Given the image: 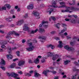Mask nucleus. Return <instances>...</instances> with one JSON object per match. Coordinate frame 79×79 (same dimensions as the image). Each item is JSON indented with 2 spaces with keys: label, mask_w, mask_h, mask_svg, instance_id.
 <instances>
[{
  "label": "nucleus",
  "mask_w": 79,
  "mask_h": 79,
  "mask_svg": "<svg viewBox=\"0 0 79 79\" xmlns=\"http://www.w3.org/2000/svg\"><path fill=\"white\" fill-rule=\"evenodd\" d=\"M5 6H6L8 9H10L11 8V6L10 4H6L5 5Z\"/></svg>",
  "instance_id": "obj_29"
},
{
  "label": "nucleus",
  "mask_w": 79,
  "mask_h": 79,
  "mask_svg": "<svg viewBox=\"0 0 79 79\" xmlns=\"http://www.w3.org/2000/svg\"><path fill=\"white\" fill-rule=\"evenodd\" d=\"M0 68L1 69H2L4 71H5V67H4L3 66H1Z\"/></svg>",
  "instance_id": "obj_39"
},
{
  "label": "nucleus",
  "mask_w": 79,
  "mask_h": 79,
  "mask_svg": "<svg viewBox=\"0 0 79 79\" xmlns=\"http://www.w3.org/2000/svg\"><path fill=\"white\" fill-rule=\"evenodd\" d=\"M48 22L47 21H45L44 20L43 21L41 24L40 25V27H42L44 26V28H47L48 27V25H46V24H48Z\"/></svg>",
  "instance_id": "obj_5"
},
{
  "label": "nucleus",
  "mask_w": 79,
  "mask_h": 79,
  "mask_svg": "<svg viewBox=\"0 0 79 79\" xmlns=\"http://www.w3.org/2000/svg\"><path fill=\"white\" fill-rule=\"evenodd\" d=\"M70 61H70V60H66L64 61V64L65 65H66L67 64H68V63H70Z\"/></svg>",
  "instance_id": "obj_23"
},
{
  "label": "nucleus",
  "mask_w": 79,
  "mask_h": 79,
  "mask_svg": "<svg viewBox=\"0 0 79 79\" xmlns=\"http://www.w3.org/2000/svg\"><path fill=\"white\" fill-rule=\"evenodd\" d=\"M51 18L53 20V21H55V20H56V19L55 17H51Z\"/></svg>",
  "instance_id": "obj_37"
},
{
  "label": "nucleus",
  "mask_w": 79,
  "mask_h": 79,
  "mask_svg": "<svg viewBox=\"0 0 79 79\" xmlns=\"http://www.w3.org/2000/svg\"><path fill=\"white\" fill-rule=\"evenodd\" d=\"M2 10H6V7H2Z\"/></svg>",
  "instance_id": "obj_57"
},
{
  "label": "nucleus",
  "mask_w": 79,
  "mask_h": 79,
  "mask_svg": "<svg viewBox=\"0 0 79 79\" xmlns=\"http://www.w3.org/2000/svg\"><path fill=\"white\" fill-rule=\"evenodd\" d=\"M0 32L1 33H2V34H4V31H2L1 30H0Z\"/></svg>",
  "instance_id": "obj_58"
},
{
  "label": "nucleus",
  "mask_w": 79,
  "mask_h": 79,
  "mask_svg": "<svg viewBox=\"0 0 79 79\" xmlns=\"http://www.w3.org/2000/svg\"><path fill=\"white\" fill-rule=\"evenodd\" d=\"M38 29H37L35 31L32 30L31 31V34H34V33H36V32H37V31H38Z\"/></svg>",
  "instance_id": "obj_26"
},
{
  "label": "nucleus",
  "mask_w": 79,
  "mask_h": 79,
  "mask_svg": "<svg viewBox=\"0 0 79 79\" xmlns=\"http://www.w3.org/2000/svg\"><path fill=\"white\" fill-rule=\"evenodd\" d=\"M69 50H70V51H74V48L73 47H70Z\"/></svg>",
  "instance_id": "obj_35"
},
{
  "label": "nucleus",
  "mask_w": 79,
  "mask_h": 79,
  "mask_svg": "<svg viewBox=\"0 0 79 79\" xmlns=\"http://www.w3.org/2000/svg\"><path fill=\"white\" fill-rule=\"evenodd\" d=\"M54 26L56 27H57V29H59V28H60V23H57V24H55Z\"/></svg>",
  "instance_id": "obj_30"
},
{
  "label": "nucleus",
  "mask_w": 79,
  "mask_h": 79,
  "mask_svg": "<svg viewBox=\"0 0 79 79\" xmlns=\"http://www.w3.org/2000/svg\"><path fill=\"white\" fill-rule=\"evenodd\" d=\"M18 73L19 74H23V72H22L21 71H18Z\"/></svg>",
  "instance_id": "obj_40"
},
{
  "label": "nucleus",
  "mask_w": 79,
  "mask_h": 79,
  "mask_svg": "<svg viewBox=\"0 0 79 79\" xmlns=\"http://www.w3.org/2000/svg\"><path fill=\"white\" fill-rule=\"evenodd\" d=\"M28 62L29 63H32V61L31 60H29Z\"/></svg>",
  "instance_id": "obj_51"
},
{
  "label": "nucleus",
  "mask_w": 79,
  "mask_h": 79,
  "mask_svg": "<svg viewBox=\"0 0 79 79\" xmlns=\"http://www.w3.org/2000/svg\"><path fill=\"white\" fill-rule=\"evenodd\" d=\"M54 11V9L52 8H49L48 9L47 11L48 12H49V15H51V13L52 11Z\"/></svg>",
  "instance_id": "obj_15"
},
{
  "label": "nucleus",
  "mask_w": 79,
  "mask_h": 79,
  "mask_svg": "<svg viewBox=\"0 0 79 79\" xmlns=\"http://www.w3.org/2000/svg\"><path fill=\"white\" fill-rule=\"evenodd\" d=\"M16 49H17V48L16 47H14V48H12L13 50H16Z\"/></svg>",
  "instance_id": "obj_61"
},
{
  "label": "nucleus",
  "mask_w": 79,
  "mask_h": 79,
  "mask_svg": "<svg viewBox=\"0 0 79 79\" xmlns=\"http://www.w3.org/2000/svg\"><path fill=\"white\" fill-rule=\"evenodd\" d=\"M20 53V52L19 51H17L16 52V54L18 56H20V55L19 54Z\"/></svg>",
  "instance_id": "obj_32"
},
{
  "label": "nucleus",
  "mask_w": 79,
  "mask_h": 79,
  "mask_svg": "<svg viewBox=\"0 0 79 79\" xmlns=\"http://www.w3.org/2000/svg\"><path fill=\"white\" fill-rule=\"evenodd\" d=\"M23 23V20H20L16 23V24L17 26H20V25L22 24Z\"/></svg>",
  "instance_id": "obj_12"
},
{
  "label": "nucleus",
  "mask_w": 79,
  "mask_h": 79,
  "mask_svg": "<svg viewBox=\"0 0 79 79\" xmlns=\"http://www.w3.org/2000/svg\"><path fill=\"white\" fill-rule=\"evenodd\" d=\"M59 57L58 55V54H56L55 56H53L52 57V60L54 61L56 60Z\"/></svg>",
  "instance_id": "obj_16"
},
{
  "label": "nucleus",
  "mask_w": 79,
  "mask_h": 79,
  "mask_svg": "<svg viewBox=\"0 0 79 79\" xmlns=\"http://www.w3.org/2000/svg\"><path fill=\"white\" fill-rule=\"evenodd\" d=\"M7 50L8 53L9 54V55H7V57L8 59H12L13 56L11 55V48L10 47H7Z\"/></svg>",
  "instance_id": "obj_4"
},
{
  "label": "nucleus",
  "mask_w": 79,
  "mask_h": 79,
  "mask_svg": "<svg viewBox=\"0 0 79 79\" xmlns=\"http://www.w3.org/2000/svg\"><path fill=\"white\" fill-rule=\"evenodd\" d=\"M70 48V47H69V46H66L64 47V48L68 50H69Z\"/></svg>",
  "instance_id": "obj_31"
},
{
  "label": "nucleus",
  "mask_w": 79,
  "mask_h": 79,
  "mask_svg": "<svg viewBox=\"0 0 79 79\" xmlns=\"http://www.w3.org/2000/svg\"><path fill=\"white\" fill-rule=\"evenodd\" d=\"M70 22L72 24H74L76 23V20L74 19H70Z\"/></svg>",
  "instance_id": "obj_17"
},
{
  "label": "nucleus",
  "mask_w": 79,
  "mask_h": 79,
  "mask_svg": "<svg viewBox=\"0 0 79 79\" xmlns=\"http://www.w3.org/2000/svg\"><path fill=\"white\" fill-rule=\"evenodd\" d=\"M10 76H12V77H15V78H16V79H20L19 78L17 77V76H18V74H16L15 73H12L10 74Z\"/></svg>",
  "instance_id": "obj_6"
},
{
  "label": "nucleus",
  "mask_w": 79,
  "mask_h": 79,
  "mask_svg": "<svg viewBox=\"0 0 79 79\" xmlns=\"http://www.w3.org/2000/svg\"><path fill=\"white\" fill-rule=\"evenodd\" d=\"M17 60H18V59L16 58L13 60V61H17Z\"/></svg>",
  "instance_id": "obj_52"
},
{
  "label": "nucleus",
  "mask_w": 79,
  "mask_h": 79,
  "mask_svg": "<svg viewBox=\"0 0 79 79\" xmlns=\"http://www.w3.org/2000/svg\"><path fill=\"white\" fill-rule=\"evenodd\" d=\"M54 79H58V77H55L54 78Z\"/></svg>",
  "instance_id": "obj_63"
},
{
  "label": "nucleus",
  "mask_w": 79,
  "mask_h": 79,
  "mask_svg": "<svg viewBox=\"0 0 79 79\" xmlns=\"http://www.w3.org/2000/svg\"><path fill=\"white\" fill-rule=\"evenodd\" d=\"M49 71H50L48 70H47L46 71L44 70L43 71V73L44 74H45V76H47V73H48V72H49Z\"/></svg>",
  "instance_id": "obj_18"
},
{
  "label": "nucleus",
  "mask_w": 79,
  "mask_h": 79,
  "mask_svg": "<svg viewBox=\"0 0 79 79\" xmlns=\"http://www.w3.org/2000/svg\"><path fill=\"white\" fill-rule=\"evenodd\" d=\"M28 26V25L27 24H25L24 27H23V31H27V30H29V27H27Z\"/></svg>",
  "instance_id": "obj_8"
},
{
  "label": "nucleus",
  "mask_w": 79,
  "mask_h": 79,
  "mask_svg": "<svg viewBox=\"0 0 79 79\" xmlns=\"http://www.w3.org/2000/svg\"><path fill=\"white\" fill-rule=\"evenodd\" d=\"M16 66V64L15 63H13L10 65V68H15Z\"/></svg>",
  "instance_id": "obj_28"
},
{
  "label": "nucleus",
  "mask_w": 79,
  "mask_h": 79,
  "mask_svg": "<svg viewBox=\"0 0 79 79\" xmlns=\"http://www.w3.org/2000/svg\"><path fill=\"white\" fill-rule=\"evenodd\" d=\"M77 76V75H75V76H73L72 77V79H76V76Z\"/></svg>",
  "instance_id": "obj_41"
},
{
  "label": "nucleus",
  "mask_w": 79,
  "mask_h": 79,
  "mask_svg": "<svg viewBox=\"0 0 79 79\" xmlns=\"http://www.w3.org/2000/svg\"><path fill=\"white\" fill-rule=\"evenodd\" d=\"M39 39H41V42H44V40H45V37L43 36H40L39 37Z\"/></svg>",
  "instance_id": "obj_9"
},
{
  "label": "nucleus",
  "mask_w": 79,
  "mask_h": 79,
  "mask_svg": "<svg viewBox=\"0 0 79 79\" xmlns=\"http://www.w3.org/2000/svg\"><path fill=\"white\" fill-rule=\"evenodd\" d=\"M25 76H31V74L28 73H26L25 74Z\"/></svg>",
  "instance_id": "obj_36"
},
{
  "label": "nucleus",
  "mask_w": 79,
  "mask_h": 79,
  "mask_svg": "<svg viewBox=\"0 0 79 79\" xmlns=\"http://www.w3.org/2000/svg\"><path fill=\"white\" fill-rule=\"evenodd\" d=\"M74 43H76V42L75 41H72L70 42V45H74Z\"/></svg>",
  "instance_id": "obj_33"
},
{
  "label": "nucleus",
  "mask_w": 79,
  "mask_h": 79,
  "mask_svg": "<svg viewBox=\"0 0 79 79\" xmlns=\"http://www.w3.org/2000/svg\"><path fill=\"white\" fill-rule=\"evenodd\" d=\"M26 42V40H23L22 41V43L23 44H24Z\"/></svg>",
  "instance_id": "obj_53"
},
{
  "label": "nucleus",
  "mask_w": 79,
  "mask_h": 79,
  "mask_svg": "<svg viewBox=\"0 0 79 79\" xmlns=\"http://www.w3.org/2000/svg\"><path fill=\"white\" fill-rule=\"evenodd\" d=\"M74 11H78V8L75 9L73 7H68L66 8V10H61L62 13H65L66 12H69V13H72Z\"/></svg>",
  "instance_id": "obj_1"
},
{
  "label": "nucleus",
  "mask_w": 79,
  "mask_h": 79,
  "mask_svg": "<svg viewBox=\"0 0 79 79\" xmlns=\"http://www.w3.org/2000/svg\"><path fill=\"white\" fill-rule=\"evenodd\" d=\"M58 47L59 48H61L63 47V45H62V44H60L58 45Z\"/></svg>",
  "instance_id": "obj_38"
},
{
  "label": "nucleus",
  "mask_w": 79,
  "mask_h": 79,
  "mask_svg": "<svg viewBox=\"0 0 79 79\" xmlns=\"http://www.w3.org/2000/svg\"><path fill=\"white\" fill-rule=\"evenodd\" d=\"M25 64V61L23 60H20L18 64V65L19 66H23Z\"/></svg>",
  "instance_id": "obj_10"
},
{
  "label": "nucleus",
  "mask_w": 79,
  "mask_h": 79,
  "mask_svg": "<svg viewBox=\"0 0 79 79\" xmlns=\"http://www.w3.org/2000/svg\"><path fill=\"white\" fill-rule=\"evenodd\" d=\"M72 1L73 2L72 3H69V5H75V3H76V0H72Z\"/></svg>",
  "instance_id": "obj_24"
},
{
  "label": "nucleus",
  "mask_w": 79,
  "mask_h": 79,
  "mask_svg": "<svg viewBox=\"0 0 79 79\" xmlns=\"http://www.w3.org/2000/svg\"><path fill=\"white\" fill-rule=\"evenodd\" d=\"M40 76H41V75L40 74H39V73H37L35 72V73L34 76H35V77H39Z\"/></svg>",
  "instance_id": "obj_20"
},
{
  "label": "nucleus",
  "mask_w": 79,
  "mask_h": 79,
  "mask_svg": "<svg viewBox=\"0 0 79 79\" xmlns=\"http://www.w3.org/2000/svg\"><path fill=\"white\" fill-rule=\"evenodd\" d=\"M62 25L63 27H66V25L64 23H62Z\"/></svg>",
  "instance_id": "obj_50"
},
{
  "label": "nucleus",
  "mask_w": 79,
  "mask_h": 79,
  "mask_svg": "<svg viewBox=\"0 0 79 79\" xmlns=\"http://www.w3.org/2000/svg\"><path fill=\"white\" fill-rule=\"evenodd\" d=\"M56 32V31H53L51 32L50 33H51V34L53 35V34H55V33Z\"/></svg>",
  "instance_id": "obj_44"
},
{
  "label": "nucleus",
  "mask_w": 79,
  "mask_h": 79,
  "mask_svg": "<svg viewBox=\"0 0 79 79\" xmlns=\"http://www.w3.org/2000/svg\"><path fill=\"white\" fill-rule=\"evenodd\" d=\"M0 44L1 45H4V43H3V41H1L0 43Z\"/></svg>",
  "instance_id": "obj_55"
},
{
  "label": "nucleus",
  "mask_w": 79,
  "mask_h": 79,
  "mask_svg": "<svg viewBox=\"0 0 79 79\" xmlns=\"http://www.w3.org/2000/svg\"><path fill=\"white\" fill-rule=\"evenodd\" d=\"M13 11H14V9H12L10 10L11 13H13Z\"/></svg>",
  "instance_id": "obj_56"
},
{
  "label": "nucleus",
  "mask_w": 79,
  "mask_h": 79,
  "mask_svg": "<svg viewBox=\"0 0 79 79\" xmlns=\"http://www.w3.org/2000/svg\"><path fill=\"white\" fill-rule=\"evenodd\" d=\"M12 34H15V35H17L18 36H19V34H18L16 33V32L14 31H11L9 32L8 33L7 35L6 36V38L8 39H10L11 37L10 36H11Z\"/></svg>",
  "instance_id": "obj_2"
},
{
  "label": "nucleus",
  "mask_w": 79,
  "mask_h": 79,
  "mask_svg": "<svg viewBox=\"0 0 79 79\" xmlns=\"http://www.w3.org/2000/svg\"><path fill=\"white\" fill-rule=\"evenodd\" d=\"M55 39L56 40H60V38L58 37H56L55 38Z\"/></svg>",
  "instance_id": "obj_45"
},
{
  "label": "nucleus",
  "mask_w": 79,
  "mask_h": 79,
  "mask_svg": "<svg viewBox=\"0 0 79 79\" xmlns=\"http://www.w3.org/2000/svg\"><path fill=\"white\" fill-rule=\"evenodd\" d=\"M48 57H51L53 56V54L51 52H49L48 53Z\"/></svg>",
  "instance_id": "obj_27"
},
{
  "label": "nucleus",
  "mask_w": 79,
  "mask_h": 79,
  "mask_svg": "<svg viewBox=\"0 0 79 79\" xmlns=\"http://www.w3.org/2000/svg\"><path fill=\"white\" fill-rule=\"evenodd\" d=\"M27 17H28V15L27 14L25 15L24 17L25 18H27Z\"/></svg>",
  "instance_id": "obj_48"
},
{
  "label": "nucleus",
  "mask_w": 79,
  "mask_h": 79,
  "mask_svg": "<svg viewBox=\"0 0 79 79\" xmlns=\"http://www.w3.org/2000/svg\"><path fill=\"white\" fill-rule=\"evenodd\" d=\"M73 16L75 18H77V16L76 15H73Z\"/></svg>",
  "instance_id": "obj_49"
},
{
  "label": "nucleus",
  "mask_w": 79,
  "mask_h": 79,
  "mask_svg": "<svg viewBox=\"0 0 79 79\" xmlns=\"http://www.w3.org/2000/svg\"><path fill=\"white\" fill-rule=\"evenodd\" d=\"M65 20L66 21H69V19H65Z\"/></svg>",
  "instance_id": "obj_62"
},
{
  "label": "nucleus",
  "mask_w": 79,
  "mask_h": 79,
  "mask_svg": "<svg viewBox=\"0 0 79 79\" xmlns=\"http://www.w3.org/2000/svg\"><path fill=\"white\" fill-rule=\"evenodd\" d=\"M4 27V26L3 25H0V28H2V27Z\"/></svg>",
  "instance_id": "obj_59"
},
{
  "label": "nucleus",
  "mask_w": 79,
  "mask_h": 79,
  "mask_svg": "<svg viewBox=\"0 0 79 79\" xmlns=\"http://www.w3.org/2000/svg\"><path fill=\"white\" fill-rule=\"evenodd\" d=\"M34 62L35 63H36V64H38V63H39V60L38 58H37L36 59L34 60Z\"/></svg>",
  "instance_id": "obj_25"
},
{
  "label": "nucleus",
  "mask_w": 79,
  "mask_h": 79,
  "mask_svg": "<svg viewBox=\"0 0 79 79\" xmlns=\"http://www.w3.org/2000/svg\"><path fill=\"white\" fill-rule=\"evenodd\" d=\"M39 32L40 33H42V32H45V30L44 29L40 28L39 30Z\"/></svg>",
  "instance_id": "obj_19"
},
{
  "label": "nucleus",
  "mask_w": 79,
  "mask_h": 79,
  "mask_svg": "<svg viewBox=\"0 0 79 79\" xmlns=\"http://www.w3.org/2000/svg\"><path fill=\"white\" fill-rule=\"evenodd\" d=\"M1 47L2 48H5V45L3 44L1 46Z\"/></svg>",
  "instance_id": "obj_42"
},
{
  "label": "nucleus",
  "mask_w": 79,
  "mask_h": 79,
  "mask_svg": "<svg viewBox=\"0 0 79 79\" xmlns=\"http://www.w3.org/2000/svg\"><path fill=\"white\" fill-rule=\"evenodd\" d=\"M58 42L59 44H62V41H59Z\"/></svg>",
  "instance_id": "obj_64"
},
{
  "label": "nucleus",
  "mask_w": 79,
  "mask_h": 79,
  "mask_svg": "<svg viewBox=\"0 0 79 79\" xmlns=\"http://www.w3.org/2000/svg\"><path fill=\"white\" fill-rule=\"evenodd\" d=\"M47 48H49V47H51V49L53 50V49H54V48H55V47L54 45H52V44H50L48 45L47 46Z\"/></svg>",
  "instance_id": "obj_13"
},
{
  "label": "nucleus",
  "mask_w": 79,
  "mask_h": 79,
  "mask_svg": "<svg viewBox=\"0 0 79 79\" xmlns=\"http://www.w3.org/2000/svg\"><path fill=\"white\" fill-rule=\"evenodd\" d=\"M0 64H3V65H5V61L3 59H1V61L0 62Z\"/></svg>",
  "instance_id": "obj_22"
},
{
  "label": "nucleus",
  "mask_w": 79,
  "mask_h": 79,
  "mask_svg": "<svg viewBox=\"0 0 79 79\" xmlns=\"http://www.w3.org/2000/svg\"><path fill=\"white\" fill-rule=\"evenodd\" d=\"M64 32H65V31H64V30H62L61 32L59 33V34H60V35H61V33H63Z\"/></svg>",
  "instance_id": "obj_47"
},
{
  "label": "nucleus",
  "mask_w": 79,
  "mask_h": 79,
  "mask_svg": "<svg viewBox=\"0 0 79 79\" xmlns=\"http://www.w3.org/2000/svg\"><path fill=\"white\" fill-rule=\"evenodd\" d=\"M60 5H61L62 6H60V8H63V7H64L65 6V3H64L63 2H60Z\"/></svg>",
  "instance_id": "obj_21"
},
{
  "label": "nucleus",
  "mask_w": 79,
  "mask_h": 79,
  "mask_svg": "<svg viewBox=\"0 0 79 79\" xmlns=\"http://www.w3.org/2000/svg\"><path fill=\"white\" fill-rule=\"evenodd\" d=\"M4 50L0 48V52H3Z\"/></svg>",
  "instance_id": "obj_54"
},
{
  "label": "nucleus",
  "mask_w": 79,
  "mask_h": 79,
  "mask_svg": "<svg viewBox=\"0 0 79 79\" xmlns=\"http://www.w3.org/2000/svg\"><path fill=\"white\" fill-rule=\"evenodd\" d=\"M61 59L60 58H58V59L56 60V61H60L61 60Z\"/></svg>",
  "instance_id": "obj_60"
},
{
  "label": "nucleus",
  "mask_w": 79,
  "mask_h": 79,
  "mask_svg": "<svg viewBox=\"0 0 79 79\" xmlns=\"http://www.w3.org/2000/svg\"><path fill=\"white\" fill-rule=\"evenodd\" d=\"M51 72L54 74H56V71H51Z\"/></svg>",
  "instance_id": "obj_46"
},
{
  "label": "nucleus",
  "mask_w": 79,
  "mask_h": 79,
  "mask_svg": "<svg viewBox=\"0 0 79 79\" xmlns=\"http://www.w3.org/2000/svg\"><path fill=\"white\" fill-rule=\"evenodd\" d=\"M41 62L43 63H45V60L44 59L41 60Z\"/></svg>",
  "instance_id": "obj_43"
},
{
  "label": "nucleus",
  "mask_w": 79,
  "mask_h": 79,
  "mask_svg": "<svg viewBox=\"0 0 79 79\" xmlns=\"http://www.w3.org/2000/svg\"><path fill=\"white\" fill-rule=\"evenodd\" d=\"M33 8H34L33 4H30L27 6V9L29 10H32L33 9Z\"/></svg>",
  "instance_id": "obj_11"
},
{
  "label": "nucleus",
  "mask_w": 79,
  "mask_h": 79,
  "mask_svg": "<svg viewBox=\"0 0 79 79\" xmlns=\"http://www.w3.org/2000/svg\"><path fill=\"white\" fill-rule=\"evenodd\" d=\"M32 13L33 15L34 16H37V19H39V18H40V17H39V13H38L37 12L34 11Z\"/></svg>",
  "instance_id": "obj_7"
},
{
  "label": "nucleus",
  "mask_w": 79,
  "mask_h": 79,
  "mask_svg": "<svg viewBox=\"0 0 79 79\" xmlns=\"http://www.w3.org/2000/svg\"><path fill=\"white\" fill-rule=\"evenodd\" d=\"M27 44L28 45L29 48H26L27 50V51H28V52L33 51L35 47L33 45H32V43H28Z\"/></svg>",
  "instance_id": "obj_3"
},
{
  "label": "nucleus",
  "mask_w": 79,
  "mask_h": 79,
  "mask_svg": "<svg viewBox=\"0 0 79 79\" xmlns=\"http://www.w3.org/2000/svg\"><path fill=\"white\" fill-rule=\"evenodd\" d=\"M78 61L79 62V63L76 61L74 62V64L76 65V66H79V60H78Z\"/></svg>",
  "instance_id": "obj_34"
},
{
  "label": "nucleus",
  "mask_w": 79,
  "mask_h": 79,
  "mask_svg": "<svg viewBox=\"0 0 79 79\" xmlns=\"http://www.w3.org/2000/svg\"><path fill=\"white\" fill-rule=\"evenodd\" d=\"M52 4L53 5V7L54 8H57V6H54V5H56V2L55 1V0H53L52 1Z\"/></svg>",
  "instance_id": "obj_14"
}]
</instances>
